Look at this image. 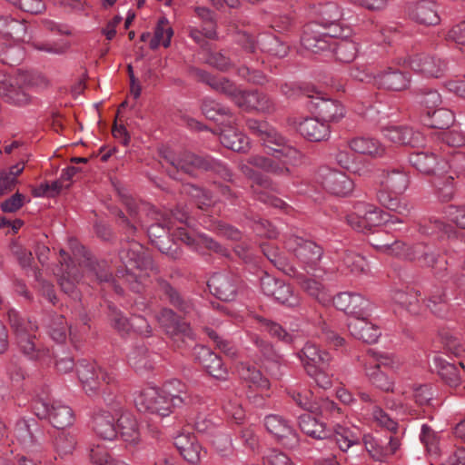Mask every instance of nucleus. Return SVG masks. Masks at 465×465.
Segmentation results:
<instances>
[{
	"instance_id": "nucleus-1",
	"label": "nucleus",
	"mask_w": 465,
	"mask_h": 465,
	"mask_svg": "<svg viewBox=\"0 0 465 465\" xmlns=\"http://www.w3.org/2000/svg\"><path fill=\"white\" fill-rule=\"evenodd\" d=\"M119 258L124 266V270L117 271V278L128 284L134 292H142L143 281L149 276V272H158L153 258L136 242H129L122 247L119 252Z\"/></svg>"
},
{
	"instance_id": "nucleus-2",
	"label": "nucleus",
	"mask_w": 465,
	"mask_h": 465,
	"mask_svg": "<svg viewBox=\"0 0 465 465\" xmlns=\"http://www.w3.org/2000/svg\"><path fill=\"white\" fill-rule=\"evenodd\" d=\"M380 188L376 193L379 203L398 214L410 216L412 211L411 203L398 197L408 189L410 177L401 168H384L377 175Z\"/></svg>"
},
{
	"instance_id": "nucleus-3",
	"label": "nucleus",
	"mask_w": 465,
	"mask_h": 465,
	"mask_svg": "<svg viewBox=\"0 0 465 465\" xmlns=\"http://www.w3.org/2000/svg\"><path fill=\"white\" fill-rule=\"evenodd\" d=\"M164 159L175 167L185 173L192 176L195 175L198 170L213 172L224 181H232V173L228 165L210 155L199 156L191 152H183L175 154L172 152H167L163 155Z\"/></svg>"
},
{
	"instance_id": "nucleus-4",
	"label": "nucleus",
	"mask_w": 465,
	"mask_h": 465,
	"mask_svg": "<svg viewBox=\"0 0 465 465\" xmlns=\"http://www.w3.org/2000/svg\"><path fill=\"white\" fill-rule=\"evenodd\" d=\"M76 374L85 393L92 397L98 394L101 382L112 385L116 382L115 374L101 368L95 361L85 359L76 365Z\"/></svg>"
},
{
	"instance_id": "nucleus-5",
	"label": "nucleus",
	"mask_w": 465,
	"mask_h": 465,
	"mask_svg": "<svg viewBox=\"0 0 465 465\" xmlns=\"http://www.w3.org/2000/svg\"><path fill=\"white\" fill-rule=\"evenodd\" d=\"M34 411L39 419H47L57 430H64L74 422V414L72 408L61 401L49 403L44 399L34 401Z\"/></svg>"
},
{
	"instance_id": "nucleus-6",
	"label": "nucleus",
	"mask_w": 465,
	"mask_h": 465,
	"mask_svg": "<svg viewBox=\"0 0 465 465\" xmlns=\"http://www.w3.org/2000/svg\"><path fill=\"white\" fill-rule=\"evenodd\" d=\"M286 247L293 252L308 272H315L320 269L323 251L316 242L292 235L286 241Z\"/></svg>"
},
{
	"instance_id": "nucleus-7",
	"label": "nucleus",
	"mask_w": 465,
	"mask_h": 465,
	"mask_svg": "<svg viewBox=\"0 0 465 465\" xmlns=\"http://www.w3.org/2000/svg\"><path fill=\"white\" fill-rule=\"evenodd\" d=\"M403 64L426 78H440L447 72V62L436 55L420 53L408 56Z\"/></svg>"
},
{
	"instance_id": "nucleus-8",
	"label": "nucleus",
	"mask_w": 465,
	"mask_h": 465,
	"mask_svg": "<svg viewBox=\"0 0 465 465\" xmlns=\"http://www.w3.org/2000/svg\"><path fill=\"white\" fill-rule=\"evenodd\" d=\"M269 145L267 153L272 155L265 173L280 177H289L291 169L289 165L296 160L299 152L296 148L288 145L287 142L282 145Z\"/></svg>"
},
{
	"instance_id": "nucleus-9",
	"label": "nucleus",
	"mask_w": 465,
	"mask_h": 465,
	"mask_svg": "<svg viewBox=\"0 0 465 465\" xmlns=\"http://www.w3.org/2000/svg\"><path fill=\"white\" fill-rule=\"evenodd\" d=\"M135 405L141 412L157 414L167 417L173 412L171 403L167 401L161 390L156 387L144 389L135 398Z\"/></svg>"
},
{
	"instance_id": "nucleus-10",
	"label": "nucleus",
	"mask_w": 465,
	"mask_h": 465,
	"mask_svg": "<svg viewBox=\"0 0 465 465\" xmlns=\"http://www.w3.org/2000/svg\"><path fill=\"white\" fill-rule=\"evenodd\" d=\"M264 426L279 443L287 449L293 450L299 446L300 439L295 429L289 420L277 414H269L264 418Z\"/></svg>"
},
{
	"instance_id": "nucleus-11",
	"label": "nucleus",
	"mask_w": 465,
	"mask_h": 465,
	"mask_svg": "<svg viewBox=\"0 0 465 465\" xmlns=\"http://www.w3.org/2000/svg\"><path fill=\"white\" fill-rule=\"evenodd\" d=\"M321 29L322 27L317 22H310L303 27L301 37L302 45L313 54L329 52L334 42V35Z\"/></svg>"
},
{
	"instance_id": "nucleus-12",
	"label": "nucleus",
	"mask_w": 465,
	"mask_h": 465,
	"mask_svg": "<svg viewBox=\"0 0 465 465\" xmlns=\"http://www.w3.org/2000/svg\"><path fill=\"white\" fill-rule=\"evenodd\" d=\"M15 436L27 453H37L42 450L43 431L34 419H20L15 426Z\"/></svg>"
},
{
	"instance_id": "nucleus-13",
	"label": "nucleus",
	"mask_w": 465,
	"mask_h": 465,
	"mask_svg": "<svg viewBox=\"0 0 465 465\" xmlns=\"http://www.w3.org/2000/svg\"><path fill=\"white\" fill-rule=\"evenodd\" d=\"M207 285L210 292L223 302H232L236 299L241 281L231 272H215L209 279Z\"/></svg>"
},
{
	"instance_id": "nucleus-14",
	"label": "nucleus",
	"mask_w": 465,
	"mask_h": 465,
	"mask_svg": "<svg viewBox=\"0 0 465 465\" xmlns=\"http://www.w3.org/2000/svg\"><path fill=\"white\" fill-rule=\"evenodd\" d=\"M236 105L246 112H259L272 114L278 110L275 100L269 94L254 91H242Z\"/></svg>"
},
{
	"instance_id": "nucleus-15",
	"label": "nucleus",
	"mask_w": 465,
	"mask_h": 465,
	"mask_svg": "<svg viewBox=\"0 0 465 465\" xmlns=\"http://www.w3.org/2000/svg\"><path fill=\"white\" fill-rule=\"evenodd\" d=\"M333 303L338 310L352 316V318L371 315V302L357 292H340L333 298Z\"/></svg>"
},
{
	"instance_id": "nucleus-16",
	"label": "nucleus",
	"mask_w": 465,
	"mask_h": 465,
	"mask_svg": "<svg viewBox=\"0 0 465 465\" xmlns=\"http://www.w3.org/2000/svg\"><path fill=\"white\" fill-rule=\"evenodd\" d=\"M155 318L165 333L172 338L175 336H182L189 339L194 338L190 324L183 321L172 309L166 307L161 309Z\"/></svg>"
},
{
	"instance_id": "nucleus-17",
	"label": "nucleus",
	"mask_w": 465,
	"mask_h": 465,
	"mask_svg": "<svg viewBox=\"0 0 465 465\" xmlns=\"http://www.w3.org/2000/svg\"><path fill=\"white\" fill-rule=\"evenodd\" d=\"M60 267L55 272L58 277V283L65 293L77 297L76 283L80 281L82 275L71 257L63 249L60 250Z\"/></svg>"
},
{
	"instance_id": "nucleus-18",
	"label": "nucleus",
	"mask_w": 465,
	"mask_h": 465,
	"mask_svg": "<svg viewBox=\"0 0 465 465\" xmlns=\"http://www.w3.org/2000/svg\"><path fill=\"white\" fill-rule=\"evenodd\" d=\"M171 230L172 228L169 223L163 221L151 224L147 228V234L151 242L154 244L161 252L170 255L173 259H177L179 252L176 243L173 242L171 237Z\"/></svg>"
},
{
	"instance_id": "nucleus-19",
	"label": "nucleus",
	"mask_w": 465,
	"mask_h": 465,
	"mask_svg": "<svg viewBox=\"0 0 465 465\" xmlns=\"http://www.w3.org/2000/svg\"><path fill=\"white\" fill-rule=\"evenodd\" d=\"M381 133L388 141L399 145L420 147L425 143L422 133L407 125L386 126Z\"/></svg>"
},
{
	"instance_id": "nucleus-20",
	"label": "nucleus",
	"mask_w": 465,
	"mask_h": 465,
	"mask_svg": "<svg viewBox=\"0 0 465 465\" xmlns=\"http://www.w3.org/2000/svg\"><path fill=\"white\" fill-rule=\"evenodd\" d=\"M321 177L324 189L333 195L347 196L354 188L352 180L341 171L324 167L321 169Z\"/></svg>"
},
{
	"instance_id": "nucleus-21",
	"label": "nucleus",
	"mask_w": 465,
	"mask_h": 465,
	"mask_svg": "<svg viewBox=\"0 0 465 465\" xmlns=\"http://www.w3.org/2000/svg\"><path fill=\"white\" fill-rule=\"evenodd\" d=\"M411 85V76L409 74L401 72L399 69L387 67L386 69L375 74V84L379 89L391 92H402Z\"/></svg>"
},
{
	"instance_id": "nucleus-22",
	"label": "nucleus",
	"mask_w": 465,
	"mask_h": 465,
	"mask_svg": "<svg viewBox=\"0 0 465 465\" xmlns=\"http://www.w3.org/2000/svg\"><path fill=\"white\" fill-rule=\"evenodd\" d=\"M0 96L8 104L23 106L31 99L26 89L19 85V79L0 71Z\"/></svg>"
},
{
	"instance_id": "nucleus-23",
	"label": "nucleus",
	"mask_w": 465,
	"mask_h": 465,
	"mask_svg": "<svg viewBox=\"0 0 465 465\" xmlns=\"http://www.w3.org/2000/svg\"><path fill=\"white\" fill-rule=\"evenodd\" d=\"M195 361L199 362L206 371L217 380H226L228 376L227 368L222 358L206 346L197 345L194 347Z\"/></svg>"
},
{
	"instance_id": "nucleus-24",
	"label": "nucleus",
	"mask_w": 465,
	"mask_h": 465,
	"mask_svg": "<svg viewBox=\"0 0 465 465\" xmlns=\"http://www.w3.org/2000/svg\"><path fill=\"white\" fill-rule=\"evenodd\" d=\"M409 17L424 25H437L440 22L437 4L432 0H420L407 7Z\"/></svg>"
},
{
	"instance_id": "nucleus-25",
	"label": "nucleus",
	"mask_w": 465,
	"mask_h": 465,
	"mask_svg": "<svg viewBox=\"0 0 465 465\" xmlns=\"http://www.w3.org/2000/svg\"><path fill=\"white\" fill-rule=\"evenodd\" d=\"M193 72L200 82L208 84L214 91L226 95L235 104H237L242 90L232 81L226 77H216L202 69L194 68Z\"/></svg>"
},
{
	"instance_id": "nucleus-26",
	"label": "nucleus",
	"mask_w": 465,
	"mask_h": 465,
	"mask_svg": "<svg viewBox=\"0 0 465 465\" xmlns=\"http://www.w3.org/2000/svg\"><path fill=\"white\" fill-rule=\"evenodd\" d=\"M363 443L370 456L378 461L393 455L401 446L400 440L396 437L389 436L382 440L370 434L364 435Z\"/></svg>"
},
{
	"instance_id": "nucleus-27",
	"label": "nucleus",
	"mask_w": 465,
	"mask_h": 465,
	"mask_svg": "<svg viewBox=\"0 0 465 465\" xmlns=\"http://www.w3.org/2000/svg\"><path fill=\"white\" fill-rule=\"evenodd\" d=\"M370 315L351 318L348 322V330L352 337L366 343H375L381 335L379 325L369 320Z\"/></svg>"
},
{
	"instance_id": "nucleus-28",
	"label": "nucleus",
	"mask_w": 465,
	"mask_h": 465,
	"mask_svg": "<svg viewBox=\"0 0 465 465\" xmlns=\"http://www.w3.org/2000/svg\"><path fill=\"white\" fill-rule=\"evenodd\" d=\"M299 134L310 142L327 141L331 136L329 124L317 117H307L302 120L298 125Z\"/></svg>"
},
{
	"instance_id": "nucleus-29",
	"label": "nucleus",
	"mask_w": 465,
	"mask_h": 465,
	"mask_svg": "<svg viewBox=\"0 0 465 465\" xmlns=\"http://www.w3.org/2000/svg\"><path fill=\"white\" fill-rule=\"evenodd\" d=\"M390 234L384 230H377L368 236V242L378 252L401 257L405 253V243L399 240L388 239Z\"/></svg>"
},
{
	"instance_id": "nucleus-30",
	"label": "nucleus",
	"mask_w": 465,
	"mask_h": 465,
	"mask_svg": "<svg viewBox=\"0 0 465 465\" xmlns=\"http://www.w3.org/2000/svg\"><path fill=\"white\" fill-rule=\"evenodd\" d=\"M246 126L253 135H256L262 142L265 147L282 145L283 143H286L285 137L265 121L249 118L246 120Z\"/></svg>"
},
{
	"instance_id": "nucleus-31",
	"label": "nucleus",
	"mask_w": 465,
	"mask_h": 465,
	"mask_svg": "<svg viewBox=\"0 0 465 465\" xmlns=\"http://www.w3.org/2000/svg\"><path fill=\"white\" fill-rule=\"evenodd\" d=\"M252 341L260 353V360L262 361L264 368L271 373L272 377L279 379L282 375L280 371L281 363L280 355L276 352L273 346L267 341L255 336Z\"/></svg>"
},
{
	"instance_id": "nucleus-32",
	"label": "nucleus",
	"mask_w": 465,
	"mask_h": 465,
	"mask_svg": "<svg viewBox=\"0 0 465 465\" xmlns=\"http://www.w3.org/2000/svg\"><path fill=\"white\" fill-rule=\"evenodd\" d=\"M155 290L161 299H164L180 312L188 313L193 309L191 301L183 298L179 291L167 280L162 277L157 278Z\"/></svg>"
},
{
	"instance_id": "nucleus-33",
	"label": "nucleus",
	"mask_w": 465,
	"mask_h": 465,
	"mask_svg": "<svg viewBox=\"0 0 465 465\" xmlns=\"http://www.w3.org/2000/svg\"><path fill=\"white\" fill-rule=\"evenodd\" d=\"M326 444H335L342 452H346L351 447L360 445L361 433L356 427H347L335 424L331 430V441L325 440Z\"/></svg>"
},
{
	"instance_id": "nucleus-34",
	"label": "nucleus",
	"mask_w": 465,
	"mask_h": 465,
	"mask_svg": "<svg viewBox=\"0 0 465 465\" xmlns=\"http://www.w3.org/2000/svg\"><path fill=\"white\" fill-rule=\"evenodd\" d=\"M435 368L440 378L450 386H458L465 372V366L461 360L450 362L441 356H435L433 359Z\"/></svg>"
},
{
	"instance_id": "nucleus-35",
	"label": "nucleus",
	"mask_w": 465,
	"mask_h": 465,
	"mask_svg": "<svg viewBox=\"0 0 465 465\" xmlns=\"http://www.w3.org/2000/svg\"><path fill=\"white\" fill-rule=\"evenodd\" d=\"M298 356L306 371H310V367L330 366L331 361V356L328 351L321 350L312 342H306Z\"/></svg>"
},
{
	"instance_id": "nucleus-36",
	"label": "nucleus",
	"mask_w": 465,
	"mask_h": 465,
	"mask_svg": "<svg viewBox=\"0 0 465 465\" xmlns=\"http://www.w3.org/2000/svg\"><path fill=\"white\" fill-rule=\"evenodd\" d=\"M160 390L173 409L182 408L191 403L186 385L177 379L166 381Z\"/></svg>"
},
{
	"instance_id": "nucleus-37",
	"label": "nucleus",
	"mask_w": 465,
	"mask_h": 465,
	"mask_svg": "<svg viewBox=\"0 0 465 465\" xmlns=\"http://www.w3.org/2000/svg\"><path fill=\"white\" fill-rule=\"evenodd\" d=\"M219 139L224 147L233 152L246 153L250 149L249 138L236 130L231 124L221 129Z\"/></svg>"
},
{
	"instance_id": "nucleus-38",
	"label": "nucleus",
	"mask_w": 465,
	"mask_h": 465,
	"mask_svg": "<svg viewBox=\"0 0 465 465\" xmlns=\"http://www.w3.org/2000/svg\"><path fill=\"white\" fill-rule=\"evenodd\" d=\"M409 163L420 173L434 174L439 169L440 159L432 151H419L409 155Z\"/></svg>"
},
{
	"instance_id": "nucleus-39",
	"label": "nucleus",
	"mask_w": 465,
	"mask_h": 465,
	"mask_svg": "<svg viewBox=\"0 0 465 465\" xmlns=\"http://www.w3.org/2000/svg\"><path fill=\"white\" fill-rule=\"evenodd\" d=\"M117 427L122 440L128 445L135 446L140 442L141 434L136 419L128 411L121 412Z\"/></svg>"
},
{
	"instance_id": "nucleus-40",
	"label": "nucleus",
	"mask_w": 465,
	"mask_h": 465,
	"mask_svg": "<svg viewBox=\"0 0 465 465\" xmlns=\"http://www.w3.org/2000/svg\"><path fill=\"white\" fill-rule=\"evenodd\" d=\"M349 146L357 153L367 154L373 158H381L386 154V147L373 137H354L349 141Z\"/></svg>"
},
{
	"instance_id": "nucleus-41",
	"label": "nucleus",
	"mask_w": 465,
	"mask_h": 465,
	"mask_svg": "<svg viewBox=\"0 0 465 465\" xmlns=\"http://www.w3.org/2000/svg\"><path fill=\"white\" fill-rule=\"evenodd\" d=\"M93 430L99 438L110 441L116 439L118 434L114 418L107 411H100L94 415Z\"/></svg>"
},
{
	"instance_id": "nucleus-42",
	"label": "nucleus",
	"mask_w": 465,
	"mask_h": 465,
	"mask_svg": "<svg viewBox=\"0 0 465 465\" xmlns=\"http://www.w3.org/2000/svg\"><path fill=\"white\" fill-rule=\"evenodd\" d=\"M0 35L15 41H24L27 35L25 21L11 15H1Z\"/></svg>"
},
{
	"instance_id": "nucleus-43",
	"label": "nucleus",
	"mask_w": 465,
	"mask_h": 465,
	"mask_svg": "<svg viewBox=\"0 0 465 465\" xmlns=\"http://www.w3.org/2000/svg\"><path fill=\"white\" fill-rule=\"evenodd\" d=\"M299 427L302 432L313 439L331 441V430L309 413L299 416Z\"/></svg>"
},
{
	"instance_id": "nucleus-44",
	"label": "nucleus",
	"mask_w": 465,
	"mask_h": 465,
	"mask_svg": "<svg viewBox=\"0 0 465 465\" xmlns=\"http://www.w3.org/2000/svg\"><path fill=\"white\" fill-rule=\"evenodd\" d=\"M315 110L319 117L326 124L338 122L345 116L344 106L337 100L318 99Z\"/></svg>"
},
{
	"instance_id": "nucleus-45",
	"label": "nucleus",
	"mask_w": 465,
	"mask_h": 465,
	"mask_svg": "<svg viewBox=\"0 0 465 465\" xmlns=\"http://www.w3.org/2000/svg\"><path fill=\"white\" fill-rule=\"evenodd\" d=\"M314 13L318 17L316 22L324 29L339 22L342 16L341 8L334 2L319 4L314 7Z\"/></svg>"
},
{
	"instance_id": "nucleus-46",
	"label": "nucleus",
	"mask_w": 465,
	"mask_h": 465,
	"mask_svg": "<svg viewBox=\"0 0 465 465\" xmlns=\"http://www.w3.org/2000/svg\"><path fill=\"white\" fill-rule=\"evenodd\" d=\"M358 44L350 39H337L328 53H332L335 59L341 63H351L358 54Z\"/></svg>"
},
{
	"instance_id": "nucleus-47",
	"label": "nucleus",
	"mask_w": 465,
	"mask_h": 465,
	"mask_svg": "<svg viewBox=\"0 0 465 465\" xmlns=\"http://www.w3.org/2000/svg\"><path fill=\"white\" fill-rule=\"evenodd\" d=\"M238 374L241 379L256 388L268 390L271 387L270 381L262 375L259 369L250 363H240Z\"/></svg>"
},
{
	"instance_id": "nucleus-48",
	"label": "nucleus",
	"mask_w": 465,
	"mask_h": 465,
	"mask_svg": "<svg viewBox=\"0 0 465 465\" xmlns=\"http://www.w3.org/2000/svg\"><path fill=\"white\" fill-rule=\"evenodd\" d=\"M8 320L10 326L16 338H20V332L25 336L36 333L38 325L28 318L22 316L16 310L8 311Z\"/></svg>"
},
{
	"instance_id": "nucleus-49",
	"label": "nucleus",
	"mask_w": 465,
	"mask_h": 465,
	"mask_svg": "<svg viewBox=\"0 0 465 465\" xmlns=\"http://www.w3.org/2000/svg\"><path fill=\"white\" fill-rule=\"evenodd\" d=\"M427 307L438 317L444 318L449 312L448 298L444 288L434 286L430 292Z\"/></svg>"
},
{
	"instance_id": "nucleus-50",
	"label": "nucleus",
	"mask_w": 465,
	"mask_h": 465,
	"mask_svg": "<svg viewBox=\"0 0 465 465\" xmlns=\"http://www.w3.org/2000/svg\"><path fill=\"white\" fill-rule=\"evenodd\" d=\"M364 372L370 383L375 388L386 392L393 391L394 381L381 371L379 364L370 366L365 364Z\"/></svg>"
},
{
	"instance_id": "nucleus-51",
	"label": "nucleus",
	"mask_w": 465,
	"mask_h": 465,
	"mask_svg": "<svg viewBox=\"0 0 465 465\" xmlns=\"http://www.w3.org/2000/svg\"><path fill=\"white\" fill-rule=\"evenodd\" d=\"M262 51L277 57H284L288 54L289 45L273 35H262L259 38Z\"/></svg>"
},
{
	"instance_id": "nucleus-52",
	"label": "nucleus",
	"mask_w": 465,
	"mask_h": 465,
	"mask_svg": "<svg viewBox=\"0 0 465 465\" xmlns=\"http://www.w3.org/2000/svg\"><path fill=\"white\" fill-rule=\"evenodd\" d=\"M202 111L203 114L210 120L220 121V118L228 117V123L232 124L235 121V118L232 116L231 110L212 100V99H204L202 104Z\"/></svg>"
},
{
	"instance_id": "nucleus-53",
	"label": "nucleus",
	"mask_w": 465,
	"mask_h": 465,
	"mask_svg": "<svg viewBox=\"0 0 465 465\" xmlns=\"http://www.w3.org/2000/svg\"><path fill=\"white\" fill-rule=\"evenodd\" d=\"M127 361L129 365L137 371L153 367L149 351L143 344L134 346L127 354Z\"/></svg>"
},
{
	"instance_id": "nucleus-54",
	"label": "nucleus",
	"mask_w": 465,
	"mask_h": 465,
	"mask_svg": "<svg viewBox=\"0 0 465 465\" xmlns=\"http://www.w3.org/2000/svg\"><path fill=\"white\" fill-rule=\"evenodd\" d=\"M392 300L411 314H417L420 311L419 292L414 290H397L392 294Z\"/></svg>"
},
{
	"instance_id": "nucleus-55",
	"label": "nucleus",
	"mask_w": 465,
	"mask_h": 465,
	"mask_svg": "<svg viewBox=\"0 0 465 465\" xmlns=\"http://www.w3.org/2000/svg\"><path fill=\"white\" fill-rule=\"evenodd\" d=\"M87 267L89 272L92 276L95 277V279L99 282H106L112 285L114 291L119 294H124V289L120 286V284L116 283V281L113 278L112 272L106 269L105 264H100L95 262H88Z\"/></svg>"
},
{
	"instance_id": "nucleus-56",
	"label": "nucleus",
	"mask_w": 465,
	"mask_h": 465,
	"mask_svg": "<svg viewBox=\"0 0 465 465\" xmlns=\"http://www.w3.org/2000/svg\"><path fill=\"white\" fill-rule=\"evenodd\" d=\"M296 278L301 288L310 296L315 298L320 302H325L328 300L326 291L320 282L302 274H297Z\"/></svg>"
},
{
	"instance_id": "nucleus-57",
	"label": "nucleus",
	"mask_w": 465,
	"mask_h": 465,
	"mask_svg": "<svg viewBox=\"0 0 465 465\" xmlns=\"http://www.w3.org/2000/svg\"><path fill=\"white\" fill-rule=\"evenodd\" d=\"M427 115L430 118L429 124L432 128L448 129L454 122V114L444 107L435 109L432 112L427 111Z\"/></svg>"
},
{
	"instance_id": "nucleus-58",
	"label": "nucleus",
	"mask_w": 465,
	"mask_h": 465,
	"mask_svg": "<svg viewBox=\"0 0 465 465\" xmlns=\"http://www.w3.org/2000/svg\"><path fill=\"white\" fill-rule=\"evenodd\" d=\"M25 57L23 48L18 45H4L0 43V62L4 64L15 66Z\"/></svg>"
},
{
	"instance_id": "nucleus-59",
	"label": "nucleus",
	"mask_w": 465,
	"mask_h": 465,
	"mask_svg": "<svg viewBox=\"0 0 465 465\" xmlns=\"http://www.w3.org/2000/svg\"><path fill=\"white\" fill-rule=\"evenodd\" d=\"M36 335L25 336L20 332V338H16V343L20 351L30 360H36L40 355V350L35 342Z\"/></svg>"
},
{
	"instance_id": "nucleus-60",
	"label": "nucleus",
	"mask_w": 465,
	"mask_h": 465,
	"mask_svg": "<svg viewBox=\"0 0 465 465\" xmlns=\"http://www.w3.org/2000/svg\"><path fill=\"white\" fill-rule=\"evenodd\" d=\"M342 262L344 266L354 274L366 272L369 269L366 259L356 252H347L342 258Z\"/></svg>"
},
{
	"instance_id": "nucleus-61",
	"label": "nucleus",
	"mask_w": 465,
	"mask_h": 465,
	"mask_svg": "<svg viewBox=\"0 0 465 465\" xmlns=\"http://www.w3.org/2000/svg\"><path fill=\"white\" fill-rule=\"evenodd\" d=\"M307 374L315 381L318 387L328 390L332 386V373L330 372V366L310 367Z\"/></svg>"
},
{
	"instance_id": "nucleus-62",
	"label": "nucleus",
	"mask_w": 465,
	"mask_h": 465,
	"mask_svg": "<svg viewBox=\"0 0 465 465\" xmlns=\"http://www.w3.org/2000/svg\"><path fill=\"white\" fill-rule=\"evenodd\" d=\"M420 440L431 454L439 453V434L428 424H422L420 433Z\"/></svg>"
},
{
	"instance_id": "nucleus-63",
	"label": "nucleus",
	"mask_w": 465,
	"mask_h": 465,
	"mask_svg": "<svg viewBox=\"0 0 465 465\" xmlns=\"http://www.w3.org/2000/svg\"><path fill=\"white\" fill-rule=\"evenodd\" d=\"M288 394L301 409L309 412L317 409L312 399V393L310 391L290 390Z\"/></svg>"
},
{
	"instance_id": "nucleus-64",
	"label": "nucleus",
	"mask_w": 465,
	"mask_h": 465,
	"mask_svg": "<svg viewBox=\"0 0 465 465\" xmlns=\"http://www.w3.org/2000/svg\"><path fill=\"white\" fill-rule=\"evenodd\" d=\"M89 458L94 465H114L119 460L112 457L102 445H94L89 450Z\"/></svg>"
}]
</instances>
